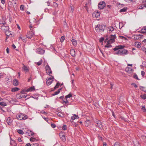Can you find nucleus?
<instances>
[{
  "label": "nucleus",
  "mask_w": 146,
  "mask_h": 146,
  "mask_svg": "<svg viewBox=\"0 0 146 146\" xmlns=\"http://www.w3.org/2000/svg\"><path fill=\"white\" fill-rule=\"evenodd\" d=\"M32 79V78L31 77H30L29 79L28 80V82H30L31 80Z\"/></svg>",
  "instance_id": "63"
},
{
  "label": "nucleus",
  "mask_w": 146,
  "mask_h": 146,
  "mask_svg": "<svg viewBox=\"0 0 146 146\" xmlns=\"http://www.w3.org/2000/svg\"><path fill=\"white\" fill-rule=\"evenodd\" d=\"M8 4L9 5V6L10 7H11L12 5V2L10 1H9L8 2Z\"/></svg>",
  "instance_id": "47"
},
{
  "label": "nucleus",
  "mask_w": 146,
  "mask_h": 146,
  "mask_svg": "<svg viewBox=\"0 0 146 146\" xmlns=\"http://www.w3.org/2000/svg\"><path fill=\"white\" fill-rule=\"evenodd\" d=\"M133 77L134 78H135L137 79L138 80L137 76L136 74L134 75Z\"/></svg>",
  "instance_id": "51"
},
{
  "label": "nucleus",
  "mask_w": 146,
  "mask_h": 146,
  "mask_svg": "<svg viewBox=\"0 0 146 146\" xmlns=\"http://www.w3.org/2000/svg\"><path fill=\"white\" fill-rule=\"evenodd\" d=\"M72 96V95L70 94H69L66 95L65 96V98L66 99H67L68 98H70Z\"/></svg>",
  "instance_id": "40"
},
{
  "label": "nucleus",
  "mask_w": 146,
  "mask_h": 146,
  "mask_svg": "<svg viewBox=\"0 0 146 146\" xmlns=\"http://www.w3.org/2000/svg\"><path fill=\"white\" fill-rule=\"evenodd\" d=\"M114 146H120L118 143L116 142L115 143Z\"/></svg>",
  "instance_id": "50"
},
{
  "label": "nucleus",
  "mask_w": 146,
  "mask_h": 146,
  "mask_svg": "<svg viewBox=\"0 0 146 146\" xmlns=\"http://www.w3.org/2000/svg\"><path fill=\"white\" fill-rule=\"evenodd\" d=\"M145 74V73L143 71H142L141 72V74L142 76H143Z\"/></svg>",
  "instance_id": "54"
},
{
  "label": "nucleus",
  "mask_w": 146,
  "mask_h": 146,
  "mask_svg": "<svg viewBox=\"0 0 146 146\" xmlns=\"http://www.w3.org/2000/svg\"><path fill=\"white\" fill-rule=\"evenodd\" d=\"M36 52L38 54H42L44 53L45 50L42 48H37L36 50Z\"/></svg>",
  "instance_id": "13"
},
{
  "label": "nucleus",
  "mask_w": 146,
  "mask_h": 146,
  "mask_svg": "<svg viewBox=\"0 0 146 146\" xmlns=\"http://www.w3.org/2000/svg\"><path fill=\"white\" fill-rule=\"evenodd\" d=\"M100 13L98 11H95L92 14V16L93 17L97 18L100 15Z\"/></svg>",
  "instance_id": "11"
},
{
  "label": "nucleus",
  "mask_w": 146,
  "mask_h": 146,
  "mask_svg": "<svg viewBox=\"0 0 146 146\" xmlns=\"http://www.w3.org/2000/svg\"><path fill=\"white\" fill-rule=\"evenodd\" d=\"M78 118V115L74 114V115L71 117V119L73 120H74L75 119H77Z\"/></svg>",
  "instance_id": "25"
},
{
  "label": "nucleus",
  "mask_w": 146,
  "mask_h": 146,
  "mask_svg": "<svg viewBox=\"0 0 146 146\" xmlns=\"http://www.w3.org/2000/svg\"><path fill=\"white\" fill-rule=\"evenodd\" d=\"M0 23L1 24H3V25H5V21H3L1 22Z\"/></svg>",
  "instance_id": "53"
},
{
  "label": "nucleus",
  "mask_w": 146,
  "mask_h": 146,
  "mask_svg": "<svg viewBox=\"0 0 146 146\" xmlns=\"http://www.w3.org/2000/svg\"><path fill=\"white\" fill-rule=\"evenodd\" d=\"M141 32L143 33H146V27L143 28L141 30Z\"/></svg>",
  "instance_id": "26"
},
{
  "label": "nucleus",
  "mask_w": 146,
  "mask_h": 146,
  "mask_svg": "<svg viewBox=\"0 0 146 146\" xmlns=\"http://www.w3.org/2000/svg\"><path fill=\"white\" fill-rule=\"evenodd\" d=\"M71 10L70 12L71 13H72L74 11V8L72 6L70 7Z\"/></svg>",
  "instance_id": "46"
},
{
  "label": "nucleus",
  "mask_w": 146,
  "mask_h": 146,
  "mask_svg": "<svg viewBox=\"0 0 146 146\" xmlns=\"http://www.w3.org/2000/svg\"><path fill=\"white\" fill-rule=\"evenodd\" d=\"M19 90V89L15 87L12 88V91L13 92H15V91H18Z\"/></svg>",
  "instance_id": "29"
},
{
  "label": "nucleus",
  "mask_w": 146,
  "mask_h": 146,
  "mask_svg": "<svg viewBox=\"0 0 146 146\" xmlns=\"http://www.w3.org/2000/svg\"><path fill=\"white\" fill-rule=\"evenodd\" d=\"M1 29L2 31L3 32H5L9 30V27L8 26H5L3 25L1 27Z\"/></svg>",
  "instance_id": "14"
},
{
  "label": "nucleus",
  "mask_w": 146,
  "mask_h": 146,
  "mask_svg": "<svg viewBox=\"0 0 146 146\" xmlns=\"http://www.w3.org/2000/svg\"><path fill=\"white\" fill-rule=\"evenodd\" d=\"M0 105L1 106H5L7 105L6 103L3 102H0Z\"/></svg>",
  "instance_id": "33"
},
{
  "label": "nucleus",
  "mask_w": 146,
  "mask_h": 146,
  "mask_svg": "<svg viewBox=\"0 0 146 146\" xmlns=\"http://www.w3.org/2000/svg\"><path fill=\"white\" fill-rule=\"evenodd\" d=\"M3 74L2 73H0V78H3Z\"/></svg>",
  "instance_id": "55"
},
{
  "label": "nucleus",
  "mask_w": 146,
  "mask_h": 146,
  "mask_svg": "<svg viewBox=\"0 0 146 146\" xmlns=\"http://www.w3.org/2000/svg\"><path fill=\"white\" fill-rule=\"evenodd\" d=\"M70 54L72 56H75V50L72 49H71L70 51Z\"/></svg>",
  "instance_id": "19"
},
{
  "label": "nucleus",
  "mask_w": 146,
  "mask_h": 146,
  "mask_svg": "<svg viewBox=\"0 0 146 146\" xmlns=\"http://www.w3.org/2000/svg\"><path fill=\"white\" fill-rule=\"evenodd\" d=\"M20 8L21 10H24V6L23 5H21L20 7Z\"/></svg>",
  "instance_id": "45"
},
{
  "label": "nucleus",
  "mask_w": 146,
  "mask_h": 146,
  "mask_svg": "<svg viewBox=\"0 0 146 146\" xmlns=\"http://www.w3.org/2000/svg\"><path fill=\"white\" fill-rule=\"evenodd\" d=\"M106 4L103 1L100 2L98 4V8L100 9H103L105 7Z\"/></svg>",
  "instance_id": "9"
},
{
  "label": "nucleus",
  "mask_w": 146,
  "mask_h": 146,
  "mask_svg": "<svg viewBox=\"0 0 146 146\" xmlns=\"http://www.w3.org/2000/svg\"><path fill=\"white\" fill-rule=\"evenodd\" d=\"M42 62V59H40V60L38 62L36 63V64L38 65L39 66L41 65Z\"/></svg>",
  "instance_id": "34"
},
{
  "label": "nucleus",
  "mask_w": 146,
  "mask_h": 146,
  "mask_svg": "<svg viewBox=\"0 0 146 146\" xmlns=\"http://www.w3.org/2000/svg\"><path fill=\"white\" fill-rule=\"evenodd\" d=\"M60 84L58 82L56 84V85L54 87V89L55 90L56 88H58L60 85Z\"/></svg>",
  "instance_id": "39"
},
{
  "label": "nucleus",
  "mask_w": 146,
  "mask_h": 146,
  "mask_svg": "<svg viewBox=\"0 0 146 146\" xmlns=\"http://www.w3.org/2000/svg\"><path fill=\"white\" fill-rule=\"evenodd\" d=\"M16 118L19 120H23L27 119L28 116L27 115L21 113L17 114Z\"/></svg>",
  "instance_id": "2"
},
{
  "label": "nucleus",
  "mask_w": 146,
  "mask_h": 146,
  "mask_svg": "<svg viewBox=\"0 0 146 146\" xmlns=\"http://www.w3.org/2000/svg\"><path fill=\"white\" fill-rule=\"evenodd\" d=\"M141 44V43H140V42H136L135 43V46L137 48H140Z\"/></svg>",
  "instance_id": "27"
},
{
  "label": "nucleus",
  "mask_w": 146,
  "mask_h": 146,
  "mask_svg": "<svg viewBox=\"0 0 146 146\" xmlns=\"http://www.w3.org/2000/svg\"><path fill=\"white\" fill-rule=\"evenodd\" d=\"M116 37L115 35H111L109 38H106L105 40V42H106L108 41V44H111L115 42V39L116 38Z\"/></svg>",
  "instance_id": "3"
},
{
  "label": "nucleus",
  "mask_w": 146,
  "mask_h": 146,
  "mask_svg": "<svg viewBox=\"0 0 146 146\" xmlns=\"http://www.w3.org/2000/svg\"><path fill=\"white\" fill-rule=\"evenodd\" d=\"M113 30L114 29L112 27H108V31L109 33L112 32Z\"/></svg>",
  "instance_id": "24"
},
{
  "label": "nucleus",
  "mask_w": 146,
  "mask_h": 146,
  "mask_svg": "<svg viewBox=\"0 0 146 146\" xmlns=\"http://www.w3.org/2000/svg\"><path fill=\"white\" fill-rule=\"evenodd\" d=\"M17 132L20 134H23L24 133L23 131L21 129H19L17 130Z\"/></svg>",
  "instance_id": "37"
},
{
  "label": "nucleus",
  "mask_w": 146,
  "mask_h": 146,
  "mask_svg": "<svg viewBox=\"0 0 146 146\" xmlns=\"http://www.w3.org/2000/svg\"><path fill=\"white\" fill-rule=\"evenodd\" d=\"M141 98L144 100L146 99V94H144L140 96Z\"/></svg>",
  "instance_id": "31"
},
{
  "label": "nucleus",
  "mask_w": 146,
  "mask_h": 146,
  "mask_svg": "<svg viewBox=\"0 0 146 146\" xmlns=\"http://www.w3.org/2000/svg\"><path fill=\"white\" fill-rule=\"evenodd\" d=\"M27 37L29 39H31L35 35V32L32 29H31L30 31H28L26 34Z\"/></svg>",
  "instance_id": "4"
},
{
  "label": "nucleus",
  "mask_w": 146,
  "mask_h": 146,
  "mask_svg": "<svg viewBox=\"0 0 146 146\" xmlns=\"http://www.w3.org/2000/svg\"><path fill=\"white\" fill-rule=\"evenodd\" d=\"M22 40L24 42H26V40L25 39L23 38L22 39Z\"/></svg>",
  "instance_id": "62"
},
{
  "label": "nucleus",
  "mask_w": 146,
  "mask_h": 146,
  "mask_svg": "<svg viewBox=\"0 0 146 146\" xmlns=\"http://www.w3.org/2000/svg\"><path fill=\"white\" fill-rule=\"evenodd\" d=\"M12 46L14 49H15L16 48V46L14 44H13L12 45Z\"/></svg>",
  "instance_id": "57"
},
{
  "label": "nucleus",
  "mask_w": 146,
  "mask_h": 146,
  "mask_svg": "<svg viewBox=\"0 0 146 146\" xmlns=\"http://www.w3.org/2000/svg\"><path fill=\"white\" fill-rule=\"evenodd\" d=\"M45 68L46 69V72L49 76L52 73V71L50 67L48 65H47L46 66Z\"/></svg>",
  "instance_id": "8"
},
{
  "label": "nucleus",
  "mask_w": 146,
  "mask_h": 146,
  "mask_svg": "<svg viewBox=\"0 0 146 146\" xmlns=\"http://www.w3.org/2000/svg\"><path fill=\"white\" fill-rule=\"evenodd\" d=\"M94 122L96 124L95 125L96 127L100 129L103 128V125L100 121L98 119H96L94 120Z\"/></svg>",
  "instance_id": "6"
},
{
  "label": "nucleus",
  "mask_w": 146,
  "mask_h": 146,
  "mask_svg": "<svg viewBox=\"0 0 146 146\" xmlns=\"http://www.w3.org/2000/svg\"><path fill=\"white\" fill-rule=\"evenodd\" d=\"M18 141L19 142H21L22 141V140L20 138H19L18 139Z\"/></svg>",
  "instance_id": "58"
},
{
  "label": "nucleus",
  "mask_w": 146,
  "mask_h": 146,
  "mask_svg": "<svg viewBox=\"0 0 146 146\" xmlns=\"http://www.w3.org/2000/svg\"><path fill=\"white\" fill-rule=\"evenodd\" d=\"M144 7H146V1H143L142 4L138 7L137 8L139 9H142Z\"/></svg>",
  "instance_id": "12"
},
{
  "label": "nucleus",
  "mask_w": 146,
  "mask_h": 146,
  "mask_svg": "<svg viewBox=\"0 0 146 146\" xmlns=\"http://www.w3.org/2000/svg\"><path fill=\"white\" fill-rule=\"evenodd\" d=\"M63 102L65 103V104H66L67 103H68V100L67 99H66V100H63Z\"/></svg>",
  "instance_id": "52"
},
{
  "label": "nucleus",
  "mask_w": 146,
  "mask_h": 146,
  "mask_svg": "<svg viewBox=\"0 0 146 146\" xmlns=\"http://www.w3.org/2000/svg\"><path fill=\"white\" fill-rule=\"evenodd\" d=\"M30 140L31 141L33 142L36 141H37V139H36L35 138H34L33 137L31 138Z\"/></svg>",
  "instance_id": "38"
},
{
  "label": "nucleus",
  "mask_w": 146,
  "mask_h": 146,
  "mask_svg": "<svg viewBox=\"0 0 146 146\" xmlns=\"http://www.w3.org/2000/svg\"><path fill=\"white\" fill-rule=\"evenodd\" d=\"M123 24L122 23H119V28L121 29L123 26Z\"/></svg>",
  "instance_id": "41"
},
{
  "label": "nucleus",
  "mask_w": 146,
  "mask_h": 146,
  "mask_svg": "<svg viewBox=\"0 0 146 146\" xmlns=\"http://www.w3.org/2000/svg\"><path fill=\"white\" fill-rule=\"evenodd\" d=\"M124 47L125 46H124L119 45L116 46L115 48H113V50L114 51H115L114 53V54L121 56V49H123Z\"/></svg>",
  "instance_id": "1"
},
{
  "label": "nucleus",
  "mask_w": 146,
  "mask_h": 146,
  "mask_svg": "<svg viewBox=\"0 0 146 146\" xmlns=\"http://www.w3.org/2000/svg\"><path fill=\"white\" fill-rule=\"evenodd\" d=\"M143 35H135L133 36V39L135 40H139L143 38Z\"/></svg>",
  "instance_id": "10"
},
{
  "label": "nucleus",
  "mask_w": 146,
  "mask_h": 146,
  "mask_svg": "<svg viewBox=\"0 0 146 146\" xmlns=\"http://www.w3.org/2000/svg\"><path fill=\"white\" fill-rule=\"evenodd\" d=\"M6 51H7V53H9V48H7L6 49Z\"/></svg>",
  "instance_id": "60"
},
{
  "label": "nucleus",
  "mask_w": 146,
  "mask_h": 146,
  "mask_svg": "<svg viewBox=\"0 0 146 146\" xmlns=\"http://www.w3.org/2000/svg\"><path fill=\"white\" fill-rule=\"evenodd\" d=\"M90 124V121L89 120H87L85 121L84 124L86 126H88Z\"/></svg>",
  "instance_id": "23"
},
{
  "label": "nucleus",
  "mask_w": 146,
  "mask_h": 146,
  "mask_svg": "<svg viewBox=\"0 0 146 146\" xmlns=\"http://www.w3.org/2000/svg\"><path fill=\"white\" fill-rule=\"evenodd\" d=\"M13 121V120L10 117H8L7 119V122L9 125H11Z\"/></svg>",
  "instance_id": "16"
},
{
  "label": "nucleus",
  "mask_w": 146,
  "mask_h": 146,
  "mask_svg": "<svg viewBox=\"0 0 146 146\" xmlns=\"http://www.w3.org/2000/svg\"><path fill=\"white\" fill-rule=\"evenodd\" d=\"M104 40V38H101L100 40V42H102Z\"/></svg>",
  "instance_id": "48"
},
{
  "label": "nucleus",
  "mask_w": 146,
  "mask_h": 146,
  "mask_svg": "<svg viewBox=\"0 0 146 146\" xmlns=\"http://www.w3.org/2000/svg\"><path fill=\"white\" fill-rule=\"evenodd\" d=\"M6 35L7 36H9L11 35V33L9 31V30H7L5 32Z\"/></svg>",
  "instance_id": "36"
},
{
  "label": "nucleus",
  "mask_w": 146,
  "mask_h": 146,
  "mask_svg": "<svg viewBox=\"0 0 146 146\" xmlns=\"http://www.w3.org/2000/svg\"><path fill=\"white\" fill-rule=\"evenodd\" d=\"M71 41L72 42V44L74 46H76L77 45V41L76 40L74 39H72Z\"/></svg>",
  "instance_id": "22"
},
{
  "label": "nucleus",
  "mask_w": 146,
  "mask_h": 146,
  "mask_svg": "<svg viewBox=\"0 0 146 146\" xmlns=\"http://www.w3.org/2000/svg\"><path fill=\"white\" fill-rule=\"evenodd\" d=\"M106 145H107V144L106 143L104 142L103 143V146H106Z\"/></svg>",
  "instance_id": "64"
},
{
  "label": "nucleus",
  "mask_w": 146,
  "mask_h": 146,
  "mask_svg": "<svg viewBox=\"0 0 146 146\" xmlns=\"http://www.w3.org/2000/svg\"><path fill=\"white\" fill-rule=\"evenodd\" d=\"M13 84L14 86H17L19 84L18 81L17 79H15L13 81Z\"/></svg>",
  "instance_id": "20"
},
{
  "label": "nucleus",
  "mask_w": 146,
  "mask_h": 146,
  "mask_svg": "<svg viewBox=\"0 0 146 146\" xmlns=\"http://www.w3.org/2000/svg\"><path fill=\"white\" fill-rule=\"evenodd\" d=\"M105 29V26L103 25L98 24L96 27V30L98 32L103 31Z\"/></svg>",
  "instance_id": "5"
},
{
  "label": "nucleus",
  "mask_w": 146,
  "mask_h": 146,
  "mask_svg": "<svg viewBox=\"0 0 146 146\" xmlns=\"http://www.w3.org/2000/svg\"><path fill=\"white\" fill-rule=\"evenodd\" d=\"M5 1H1V3L3 4H4L5 3Z\"/></svg>",
  "instance_id": "59"
},
{
  "label": "nucleus",
  "mask_w": 146,
  "mask_h": 146,
  "mask_svg": "<svg viewBox=\"0 0 146 146\" xmlns=\"http://www.w3.org/2000/svg\"><path fill=\"white\" fill-rule=\"evenodd\" d=\"M62 139L63 141H64L66 140V138L65 137V136L64 135H62L60 137Z\"/></svg>",
  "instance_id": "42"
},
{
  "label": "nucleus",
  "mask_w": 146,
  "mask_h": 146,
  "mask_svg": "<svg viewBox=\"0 0 146 146\" xmlns=\"http://www.w3.org/2000/svg\"><path fill=\"white\" fill-rule=\"evenodd\" d=\"M61 90V88L59 89L57 91L55 92L53 94V96H55V95H56L58 94L60 92Z\"/></svg>",
  "instance_id": "28"
},
{
  "label": "nucleus",
  "mask_w": 146,
  "mask_h": 146,
  "mask_svg": "<svg viewBox=\"0 0 146 146\" xmlns=\"http://www.w3.org/2000/svg\"><path fill=\"white\" fill-rule=\"evenodd\" d=\"M51 126L53 128H54L56 127V125L52 123L51 124Z\"/></svg>",
  "instance_id": "49"
},
{
  "label": "nucleus",
  "mask_w": 146,
  "mask_h": 146,
  "mask_svg": "<svg viewBox=\"0 0 146 146\" xmlns=\"http://www.w3.org/2000/svg\"><path fill=\"white\" fill-rule=\"evenodd\" d=\"M110 44H108L107 41V43L106 44L105 46V47L109 48L112 46Z\"/></svg>",
  "instance_id": "35"
},
{
  "label": "nucleus",
  "mask_w": 146,
  "mask_h": 146,
  "mask_svg": "<svg viewBox=\"0 0 146 146\" xmlns=\"http://www.w3.org/2000/svg\"><path fill=\"white\" fill-rule=\"evenodd\" d=\"M127 9L126 8H123L122 9L120 10L119 11L120 12H124L126 11Z\"/></svg>",
  "instance_id": "32"
},
{
  "label": "nucleus",
  "mask_w": 146,
  "mask_h": 146,
  "mask_svg": "<svg viewBox=\"0 0 146 146\" xmlns=\"http://www.w3.org/2000/svg\"><path fill=\"white\" fill-rule=\"evenodd\" d=\"M23 69L26 72H28L29 70L28 67L26 66L25 65H23Z\"/></svg>",
  "instance_id": "21"
},
{
  "label": "nucleus",
  "mask_w": 146,
  "mask_h": 146,
  "mask_svg": "<svg viewBox=\"0 0 146 146\" xmlns=\"http://www.w3.org/2000/svg\"><path fill=\"white\" fill-rule=\"evenodd\" d=\"M141 110L144 112H146V108L145 106H141Z\"/></svg>",
  "instance_id": "30"
},
{
  "label": "nucleus",
  "mask_w": 146,
  "mask_h": 146,
  "mask_svg": "<svg viewBox=\"0 0 146 146\" xmlns=\"http://www.w3.org/2000/svg\"><path fill=\"white\" fill-rule=\"evenodd\" d=\"M50 1H48L46 2L47 3V5L48 6H49L50 5Z\"/></svg>",
  "instance_id": "56"
},
{
  "label": "nucleus",
  "mask_w": 146,
  "mask_h": 146,
  "mask_svg": "<svg viewBox=\"0 0 146 146\" xmlns=\"http://www.w3.org/2000/svg\"><path fill=\"white\" fill-rule=\"evenodd\" d=\"M67 128V126L66 125H64L62 127V129L64 130H65Z\"/></svg>",
  "instance_id": "44"
},
{
  "label": "nucleus",
  "mask_w": 146,
  "mask_h": 146,
  "mask_svg": "<svg viewBox=\"0 0 146 146\" xmlns=\"http://www.w3.org/2000/svg\"><path fill=\"white\" fill-rule=\"evenodd\" d=\"M54 77L51 76V77L47 78L46 79V83L47 85H50L53 81Z\"/></svg>",
  "instance_id": "7"
},
{
  "label": "nucleus",
  "mask_w": 146,
  "mask_h": 146,
  "mask_svg": "<svg viewBox=\"0 0 146 146\" xmlns=\"http://www.w3.org/2000/svg\"><path fill=\"white\" fill-rule=\"evenodd\" d=\"M35 90V88L34 86H32L31 87H30L28 88L27 90H26L27 92H32L34 90Z\"/></svg>",
  "instance_id": "18"
},
{
  "label": "nucleus",
  "mask_w": 146,
  "mask_h": 146,
  "mask_svg": "<svg viewBox=\"0 0 146 146\" xmlns=\"http://www.w3.org/2000/svg\"><path fill=\"white\" fill-rule=\"evenodd\" d=\"M65 39V38L64 36H62L60 38V41L61 42H62Z\"/></svg>",
  "instance_id": "43"
},
{
  "label": "nucleus",
  "mask_w": 146,
  "mask_h": 146,
  "mask_svg": "<svg viewBox=\"0 0 146 146\" xmlns=\"http://www.w3.org/2000/svg\"><path fill=\"white\" fill-rule=\"evenodd\" d=\"M26 146H31V145L29 143H28L26 145Z\"/></svg>",
  "instance_id": "61"
},
{
  "label": "nucleus",
  "mask_w": 146,
  "mask_h": 146,
  "mask_svg": "<svg viewBox=\"0 0 146 146\" xmlns=\"http://www.w3.org/2000/svg\"><path fill=\"white\" fill-rule=\"evenodd\" d=\"M128 53V51L127 50L124 49L123 50H121V55H124L125 54H127Z\"/></svg>",
  "instance_id": "17"
},
{
  "label": "nucleus",
  "mask_w": 146,
  "mask_h": 146,
  "mask_svg": "<svg viewBox=\"0 0 146 146\" xmlns=\"http://www.w3.org/2000/svg\"><path fill=\"white\" fill-rule=\"evenodd\" d=\"M125 71L129 73H131L133 72V70L131 68L127 67L125 69Z\"/></svg>",
  "instance_id": "15"
}]
</instances>
